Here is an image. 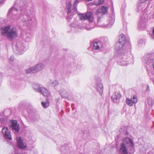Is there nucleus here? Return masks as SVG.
Listing matches in <instances>:
<instances>
[{"instance_id":"nucleus-25","label":"nucleus","mask_w":154,"mask_h":154,"mask_svg":"<svg viewBox=\"0 0 154 154\" xmlns=\"http://www.w3.org/2000/svg\"><path fill=\"white\" fill-rule=\"evenodd\" d=\"M42 105L44 108H45L49 106V103L47 101L46 102H42Z\"/></svg>"},{"instance_id":"nucleus-20","label":"nucleus","mask_w":154,"mask_h":154,"mask_svg":"<svg viewBox=\"0 0 154 154\" xmlns=\"http://www.w3.org/2000/svg\"><path fill=\"white\" fill-rule=\"evenodd\" d=\"M34 66L35 69V71L36 72H37L43 69L44 68L45 66L42 63H40L36 64Z\"/></svg>"},{"instance_id":"nucleus-2","label":"nucleus","mask_w":154,"mask_h":154,"mask_svg":"<svg viewBox=\"0 0 154 154\" xmlns=\"http://www.w3.org/2000/svg\"><path fill=\"white\" fill-rule=\"evenodd\" d=\"M79 19L77 21L75 20L74 22L70 24L71 26L82 29H86L90 30L95 26L93 14L91 12H87L86 14H79Z\"/></svg>"},{"instance_id":"nucleus-22","label":"nucleus","mask_w":154,"mask_h":154,"mask_svg":"<svg viewBox=\"0 0 154 154\" xmlns=\"http://www.w3.org/2000/svg\"><path fill=\"white\" fill-rule=\"evenodd\" d=\"M145 6V4L143 2H140L137 7V9L138 12L141 11Z\"/></svg>"},{"instance_id":"nucleus-34","label":"nucleus","mask_w":154,"mask_h":154,"mask_svg":"<svg viewBox=\"0 0 154 154\" xmlns=\"http://www.w3.org/2000/svg\"><path fill=\"white\" fill-rule=\"evenodd\" d=\"M153 34L154 35V29H153Z\"/></svg>"},{"instance_id":"nucleus-9","label":"nucleus","mask_w":154,"mask_h":154,"mask_svg":"<svg viewBox=\"0 0 154 154\" xmlns=\"http://www.w3.org/2000/svg\"><path fill=\"white\" fill-rule=\"evenodd\" d=\"M67 8V14L68 15L67 19L68 21L70 22H72L71 20H72V17H71L70 15H73L76 14L77 9L76 7H72L70 5H68Z\"/></svg>"},{"instance_id":"nucleus-21","label":"nucleus","mask_w":154,"mask_h":154,"mask_svg":"<svg viewBox=\"0 0 154 154\" xmlns=\"http://www.w3.org/2000/svg\"><path fill=\"white\" fill-rule=\"evenodd\" d=\"M96 88L100 93V94L102 95L103 91V86L102 84H98L97 85Z\"/></svg>"},{"instance_id":"nucleus-16","label":"nucleus","mask_w":154,"mask_h":154,"mask_svg":"<svg viewBox=\"0 0 154 154\" xmlns=\"http://www.w3.org/2000/svg\"><path fill=\"white\" fill-rule=\"evenodd\" d=\"M11 127L13 130L16 132H18L20 130L19 124L16 120H13L11 122Z\"/></svg>"},{"instance_id":"nucleus-29","label":"nucleus","mask_w":154,"mask_h":154,"mask_svg":"<svg viewBox=\"0 0 154 154\" xmlns=\"http://www.w3.org/2000/svg\"><path fill=\"white\" fill-rule=\"evenodd\" d=\"M79 2V0H75V2L74 3V5H76Z\"/></svg>"},{"instance_id":"nucleus-28","label":"nucleus","mask_w":154,"mask_h":154,"mask_svg":"<svg viewBox=\"0 0 154 154\" xmlns=\"http://www.w3.org/2000/svg\"><path fill=\"white\" fill-rule=\"evenodd\" d=\"M6 121V119L5 118L1 119L0 118V122L2 124H3Z\"/></svg>"},{"instance_id":"nucleus-5","label":"nucleus","mask_w":154,"mask_h":154,"mask_svg":"<svg viewBox=\"0 0 154 154\" xmlns=\"http://www.w3.org/2000/svg\"><path fill=\"white\" fill-rule=\"evenodd\" d=\"M130 45L129 42L125 40V36L121 34L119 36V41L116 44L115 49L116 51L120 50L130 49Z\"/></svg>"},{"instance_id":"nucleus-32","label":"nucleus","mask_w":154,"mask_h":154,"mask_svg":"<svg viewBox=\"0 0 154 154\" xmlns=\"http://www.w3.org/2000/svg\"><path fill=\"white\" fill-rule=\"evenodd\" d=\"M146 90L147 91H149V86L148 85L147 86V88H146Z\"/></svg>"},{"instance_id":"nucleus-30","label":"nucleus","mask_w":154,"mask_h":154,"mask_svg":"<svg viewBox=\"0 0 154 154\" xmlns=\"http://www.w3.org/2000/svg\"><path fill=\"white\" fill-rule=\"evenodd\" d=\"M10 59L11 61H13L14 60L13 57H10Z\"/></svg>"},{"instance_id":"nucleus-13","label":"nucleus","mask_w":154,"mask_h":154,"mask_svg":"<svg viewBox=\"0 0 154 154\" xmlns=\"http://www.w3.org/2000/svg\"><path fill=\"white\" fill-rule=\"evenodd\" d=\"M108 8L104 6H102V7L99 8L96 11V14L97 15L99 16L101 15L102 16L104 14L107 13Z\"/></svg>"},{"instance_id":"nucleus-12","label":"nucleus","mask_w":154,"mask_h":154,"mask_svg":"<svg viewBox=\"0 0 154 154\" xmlns=\"http://www.w3.org/2000/svg\"><path fill=\"white\" fill-rule=\"evenodd\" d=\"M103 43L100 41H94L92 46V48L95 50H100L103 47Z\"/></svg>"},{"instance_id":"nucleus-17","label":"nucleus","mask_w":154,"mask_h":154,"mask_svg":"<svg viewBox=\"0 0 154 154\" xmlns=\"http://www.w3.org/2000/svg\"><path fill=\"white\" fill-rule=\"evenodd\" d=\"M119 152L121 154H128L127 149L126 148V145L124 143L121 144Z\"/></svg>"},{"instance_id":"nucleus-8","label":"nucleus","mask_w":154,"mask_h":154,"mask_svg":"<svg viewBox=\"0 0 154 154\" xmlns=\"http://www.w3.org/2000/svg\"><path fill=\"white\" fill-rule=\"evenodd\" d=\"M33 88L36 92L41 93L45 96L48 97L50 94L49 92L45 88L42 87L40 85L33 84Z\"/></svg>"},{"instance_id":"nucleus-23","label":"nucleus","mask_w":154,"mask_h":154,"mask_svg":"<svg viewBox=\"0 0 154 154\" xmlns=\"http://www.w3.org/2000/svg\"><path fill=\"white\" fill-rule=\"evenodd\" d=\"M25 72L26 73H32L36 72L34 66L26 69Z\"/></svg>"},{"instance_id":"nucleus-18","label":"nucleus","mask_w":154,"mask_h":154,"mask_svg":"<svg viewBox=\"0 0 154 154\" xmlns=\"http://www.w3.org/2000/svg\"><path fill=\"white\" fill-rule=\"evenodd\" d=\"M123 143L128 144L129 146L131 147L133 146V142L132 140L129 138V137H125L123 139Z\"/></svg>"},{"instance_id":"nucleus-6","label":"nucleus","mask_w":154,"mask_h":154,"mask_svg":"<svg viewBox=\"0 0 154 154\" xmlns=\"http://www.w3.org/2000/svg\"><path fill=\"white\" fill-rule=\"evenodd\" d=\"M115 16L114 14H112L110 15L108 19V23L105 24L103 23L104 19L100 17H98L97 20V24L98 25L102 27L105 26L110 27H111L115 22Z\"/></svg>"},{"instance_id":"nucleus-11","label":"nucleus","mask_w":154,"mask_h":154,"mask_svg":"<svg viewBox=\"0 0 154 154\" xmlns=\"http://www.w3.org/2000/svg\"><path fill=\"white\" fill-rule=\"evenodd\" d=\"M137 96L134 95L131 96L130 99L127 98L126 99V103L130 106H132L134 104L136 103L137 102Z\"/></svg>"},{"instance_id":"nucleus-15","label":"nucleus","mask_w":154,"mask_h":154,"mask_svg":"<svg viewBox=\"0 0 154 154\" xmlns=\"http://www.w3.org/2000/svg\"><path fill=\"white\" fill-rule=\"evenodd\" d=\"M121 96L119 91H115L111 96V99L114 103H117Z\"/></svg>"},{"instance_id":"nucleus-33","label":"nucleus","mask_w":154,"mask_h":154,"mask_svg":"<svg viewBox=\"0 0 154 154\" xmlns=\"http://www.w3.org/2000/svg\"><path fill=\"white\" fill-rule=\"evenodd\" d=\"M92 0H86V1L89 2V1H91Z\"/></svg>"},{"instance_id":"nucleus-3","label":"nucleus","mask_w":154,"mask_h":154,"mask_svg":"<svg viewBox=\"0 0 154 154\" xmlns=\"http://www.w3.org/2000/svg\"><path fill=\"white\" fill-rule=\"evenodd\" d=\"M118 54V63L121 65L126 66L133 63L134 58L131 54L130 49L120 50L116 51Z\"/></svg>"},{"instance_id":"nucleus-31","label":"nucleus","mask_w":154,"mask_h":154,"mask_svg":"<svg viewBox=\"0 0 154 154\" xmlns=\"http://www.w3.org/2000/svg\"><path fill=\"white\" fill-rule=\"evenodd\" d=\"M140 43H142L143 44V40H140V42H139V43H138V44H139V45H140Z\"/></svg>"},{"instance_id":"nucleus-10","label":"nucleus","mask_w":154,"mask_h":154,"mask_svg":"<svg viewBox=\"0 0 154 154\" xmlns=\"http://www.w3.org/2000/svg\"><path fill=\"white\" fill-rule=\"evenodd\" d=\"M2 132L5 138L9 140L12 139L10 131L8 129V128L3 127L2 130Z\"/></svg>"},{"instance_id":"nucleus-19","label":"nucleus","mask_w":154,"mask_h":154,"mask_svg":"<svg viewBox=\"0 0 154 154\" xmlns=\"http://www.w3.org/2000/svg\"><path fill=\"white\" fill-rule=\"evenodd\" d=\"M59 92L60 95L62 97L67 98L69 97V93L64 89H61L59 91Z\"/></svg>"},{"instance_id":"nucleus-26","label":"nucleus","mask_w":154,"mask_h":154,"mask_svg":"<svg viewBox=\"0 0 154 154\" xmlns=\"http://www.w3.org/2000/svg\"><path fill=\"white\" fill-rule=\"evenodd\" d=\"M146 24V23L145 22L140 21L139 23V25L141 27H144L145 26Z\"/></svg>"},{"instance_id":"nucleus-14","label":"nucleus","mask_w":154,"mask_h":154,"mask_svg":"<svg viewBox=\"0 0 154 154\" xmlns=\"http://www.w3.org/2000/svg\"><path fill=\"white\" fill-rule=\"evenodd\" d=\"M17 142L18 147L20 149H24L26 147V143L23 142L21 137L17 138Z\"/></svg>"},{"instance_id":"nucleus-27","label":"nucleus","mask_w":154,"mask_h":154,"mask_svg":"<svg viewBox=\"0 0 154 154\" xmlns=\"http://www.w3.org/2000/svg\"><path fill=\"white\" fill-rule=\"evenodd\" d=\"M104 0H98L97 2L95 3L96 5H99L103 3L104 2Z\"/></svg>"},{"instance_id":"nucleus-4","label":"nucleus","mask_w":154,"mask_h":154,"mask_svg":"<svg viewBox=\"0 0 154 154\" xmlns=\"http://www.w3.org/2000/svg\"><path fill=\"white\" fill-rule=\"evenodd\" d=\"M11 28V26L10 25L4 26L0 29V31L2 35L11 40L17 37L18 33L16 28Z\"/></svg>"},{"instance_id":"nucleus-1","label":"nucleus","mask_w":154,"mask_h":154,"mask_svg":"<svg viewBox=\"0 0 154 154\" xmlns=\"http://www.w3.org/2000/svg\"><path fill=\"white\" fill-rule=\"evenodd\" d=\"M16 4L21 8L20 12L18 13L17 10L13 7L9 10L8 15L12 14L14 16V17H12L13 20L21 18V20L26 26H29L32 25L33 21L31 8L28 6L26 0H17Z\"/></svg>"},{"instance_id":"nucleus-7","label":"nucleus","mask_w":154,"mask_h":154,"mask_svg":"<svg viewBox=\"0 0 154 154\" xmlns=\"http://www.w3.org/2000/svg\"><path fill=\"white\" fill-rule=\"evenodd\" d=\"M13 51L16 54L21 55L23 54L26 50V46L22 42H17L16 44L13 47Z\"/></svg>"},{"instance_id":"nucleus-24","label":"nucleus","mask_w":154,"mask_h":154,"mask_svg":"<svg viewBox=\"0 0 154 154\" xmlns=\"http://www.w3.org/2000/svg\"><path fill=\"white\" fill-rule=\"evenodd\" d=\"M50 84L53 86L55 87L57 86L59 84L57 80H54L50 82Z\"/></svg>"}]
</instances>
